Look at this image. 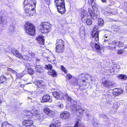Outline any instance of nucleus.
<instances>
[{"mask_svg":"<svg viewBox=\"0 0 127 127\" xmlns=\"http://www.w3.org/2000/svg\"><path fill=\"white\" fill-rule=\"evenodd\" d=\"M36 0H25L24 2L26 14L29 16H32L34 13Z\"/></svg>","mask_w":127,"mask_h":127,"instance_id":"nucleus-1","label":"nucleus"},{"mask_svg":"<svg viewBox=\"0 0 127 127\" xmlns=\"http://www.w3.org/2000/svg\"><path fill=\"white\" fill-rule=\"evenodd\" d=\"M65 96L66 99L71 102L72 105L73 106L75 109L76 110V113L78 116L77 117L80 116H81L82 117V115H81V114L82 112H83L84 110H82V108L80 106H77L76 105V102L73 100L71 97L69 96L67 93H65Z\"/></svg>","mask_w":127,"mask_h":127,"instance_id":"nucleus-2","label":"nucleus"},{"mask_svg":"<svg viewBox=\"0 0 127 127\" xmlns=\"http://www.w3.org/2000/svg\"><path fill=\"white\" fill-rule=\"evenodd\" d=\"M26 32L31 35L35 34V27L30 22H26L24 26Z\"/></svg>","mask_w":127,"mask_h":127,"instance_id":"nucleus-3","label":"nucleus"},{"mask_svg":"<svg viewBox=\"0 0 127 127\" xmlns=\"http://www.w3.org/2000/svg\"><path fill=\"white\" fill-rule=\"evenodd\" d=\"M64 42L61 39H58L56 44V52L58 54L63 52L64 50Z\"/></svg>","mask_w":127,"mask_h":127,"instance_id":"nucleus-4","label":"nucleus"},{"mask_svg":"<svg viewBox=\"0 0 127 127\" xmlns=\"http://www.w3.org/2000/svg\"><path fill=\"white\" fill-rule=\"evenodd\" d=\"M81 12V19L83 22L84 23H86L88 25H91L92 21L91 18L87 19L88 14L87 11L85 10L84 9H82Z\"/></svg>","mask_w":127,"mask_h":127,"instance_id":"nucleus-5","label":"nucleus"},{"mask_svg":"<svg viewBox=\"0 0 127 127\" xmlns=\"http://www.w3.org/2000/svg\"><path fill=\"white\" fill-rule=\"evenodd\" d=\"M40 28L42 33H47L51 31V26L47 22H42L40 24Z\"/></svg>","mask_w":127,"mask_h":127,"instance_id":"nucleus-6","label":"nucleus"},{"mask_svg":"<svg viewBox=\"0 0 127 127\" xmlns=\"http://www.w3.org/2000/svg\"><path fill=\"white\" fill-rule=\"evenodd\" d=\"M85 76L84 74H81L79 76L78 79L75 84L80 86H85L86 85V83L85 80Z\"/></svg>","mask_w":127,"mask_h":127,"instance_id":"nucleus-7","label":"nucleus"},{"mask_svg":"<svg viewBox=\"0 0 127 127\" xmlns=\"http://www.w3.org/2000/svg\"><path fill=\"white\" fill-rule=\"evenodd\" d=\"M97 26H95L91 33L92 37L94 38L95 41L97 42H98L99 40V32L97 30Z\"/></svg>","mask_w":127,"mask_h":127,"instance_id":"nucleus-8","label":"nucleus"},{"mask_svg":"<svg viewBox=\"0 0 127 127\" xmlns=\"http://www.w3.org/2000/svg\"><path fill=\"white\" fill-rule=\"evenodd\" d=\"M43 111L45 114L49 116L52 117L55 115V112L50 109L47 107L44 108Z\"/></svg>","mask_w":127,"mask_h":127,"instance_id":"nucleus-9","label":"nucleus"},{"mask_svg":"<svg viewBox=\"0 0 127 127\" xmlns=\"http://www.w3.org/2000/svg\"><path fill=\"white\" fill-rule=\"evenodd\" d=\"M103 85L107 87H111L115 84L114 82L112 80H106L102 82Z\"/></svg>","mask_w":127,"mask_h":127,"instance_id":"nucleus-10","label":"nucleus"},{"mask_svg":"<svg viewBox=\"0 0 127 127\" xmlns=\"http://www.w3.org/2000/svg\"><path fill=\"white\" fill-rule=\"evenodd\" d=\"M88 12L92 18L94 19H96L99 17V13L96 12V13L95 14V12L94 13L92 10L90 8L88 9Z\"/></svg>","mask_w":127,"mask_h":127,"instance_id":"nucleus-11","label":"nucleus"},{"mask_svg":"<svg viewBox=\"0 0 127 127\" xmlns=\"http://www.w3.org/2000/svg\"><path fill=\"white\" fill-rule=\"evenodd\" d=\"M77 119L78 120L76 121L74 127H85L84 125L81 123V121L82 119L81 116H80L77 117Z\"/></svg>","mask_w":127,"mask_h":127,"instance_id":"nucleus-12","label":"nucleus"},{"mask_svg":"<svg viewBox=\"0 0 127 127\" xmlns=\"http://www.w3.org/2000/svg\"><path fill=\"white\" fill-rule=\"evenodd\" d=\"M33 123V121L31 119H25L23 122L22 124L27 127L32 125Z\"/></svg>","mask_w":127,"mask_h":127,"instance_id":"nucleus-13","label":"nucleus"},{"mask_svg":"<svg viewBox=\"0 0 127 127\" xmlns=\"http://www.w3.org/2000/svg\"><path fill=\"white\" fill-rule=\"evenodd\" d=\"M57 6L58 10L60 13L63 14L65 12L66 10L65 4H63V6L61 5Z\"/></svg>","mask_w":127,"mask_h":127,"instance_id":"nucleus-14","label":"nucleus"},{"mask_svg":"<svg viewBox=\"0 0 127 127\" xmlns=\"http://www.w3.org/2000/svg\"><path fill=\"white\" fill-rule=\"evenodd\" d=\"M35 68L36 71L39 73L43 72L44 70V67L41 65H36L35 67Z\"/></svg>","mask_w":127,"mask_h":127,"instance_id":"nucleus-15","label":"nucleus"},{"mask_svg":"<svg viewBox=\"0 0 127 127\" xmlns=\"http://www.w3.org/2000/svg\"><path fill=\"white\" fill-rule=\"evenodd\" d=\"M53 96L55 98L59 99H61L63 98V95L60 94L57 91H55L52 93Z\"/></svg>","mask_w":127,"mask_h":127,"instance_id":"nucleus-16","label":"nucleus"},{"mask_svg":"<svg viewBox=\"0 0 127 127\" xmlns=\"http://www.w3.org/2000/svg\"><path fill=\"white\" fill-rule=\"evenodd\" d=\"M60 116L63 119H67L69 117L70 115L68 112L65 111L61 114Z\"/></svg>","mask_w":127,"mask_h":127,"instance_id":"nucleus-17","label":"nucleus"},{"mask_svg":"<svg viewBox=\"0 0 127 127\" xmlns=\"http://www.w3.org/2000/svg\"><path fill=\"white\" fill-rule=\"evenodd\" d=\"M37 86L38 88L44 89L45 88L46 85L42 80H39L37 81Z\"/></svg>","mask_w":127,"mask_h":127,"instance_id":"nucleus-18","label":"nucleus"},{"mask_svg":"<svg viewBox=\"0 0 127 127\" xmlns=\"http://www.w3.org/2000/svg\"><path fill=\"white\" fill-rule=\"evenodd\" d=\"M42 100L44 102H51L52 100L49 95H45L42 97Z\"/></svg>","mask_w":127,"mask_h":127,"instance_id":"nucleus-19","label":"nucleus"},{"mask_svg":"<svg viewBox=\"0 0 127 127\" xmlns=\"http://www.w3.org/2000/svg\"><path fill=\"white\" fill-rule=\"evenodd\" d=\"M113 90L114 95H118L123 93L122 90L119 89H115Z\"/></svg>","mask_w":127,"mask_h":127,"instance_id":"nucleus-20","label":"nucleus"},{"mask_svg":"<svg viewBox=\"0 0 127 127\" xmlns=\"http://www.w3.org/2000/svg\"><path fill=\"white\" fill-rule=\"evenodd\" d=\"M43 38V37L42 35H41L37 37L36 39L38 41V43L43 45L44 44V39Z\"/></svg>","mask_w":127,"mask_h":127,"instance_id":"nucleus-21","label":"nucleus"},{"mask_svg":"<svg viewBox=\"0 0 127 127\" xmlns=\"http://www.w3.org/2000/svg\"><path fill=\"white\" fill-rule=\"evenodd\" d=\"M55 3L57 6L65 4L64 0H55Z\"/></svg>","mask_w":127,"mask_h":127,"instance_id":"nucleus-22","label":"nucleus"},{"mask_svg":"<svg viewBox=\"0 0 127 127\" xmlns=\"http://www.w3.org/2000/svg\"><path fill=\"white\" fill-rule=\"evenodd\" d=\"M26 117L30 119L32 116L33 115V114L32 111V109L31 111H28L26 112Z\"/></svg>","mask_w":127,"mask_h":127,"instance_id":"nucleus-23","label":"nucleus"},{"mask_svg":"<svg viewBox=\"0 0 127 127\" xmlns=\"http://www.w3.org/2000/svg\"><path fill=\"white\" fill-rule=\"evenodd\" d=\"M119 105L120 104L118 102H114L113 106V111L114 112L116 111L119 107Z\"/></svg>","mask_w":127,"mask_h":127,"instance_id":"nucleus-24","label":"nucleus"},{"mask_svg":"<svg viewBox=\"0 0 127 127\" xmlns=\"http://www.w3.org/2000/svg\"><path fill=\"white\" fill-rule=\"evenodd\" d=\"M12 53L17 57L20 58L21 55L16 50L14 49V50H12Z\"/></svg>","mask_w":127,"mask_h":127,"instance_id":"nucleus-25","label":"nucleus"},{"mask_svg":"<svg viewBox=\"0 0 127 127\" xmlns=\"http://www.w3.org/2000/svg\"><path fill=\"white\" fill-rule=\"evenodd\" d=\"M1 127H14L11 124H8L7 122H3L2 124Z\"/></svg>","mask_w":127,"mask_h":127,"instance_id":"nucleus-26","label":"nucleus"},{"mask_svg":"<svg viewBox=\"0 0 127 127\" xmlns=\"http://www.w3.org/2000/svg\"><path fill=\"white\" fill-rule=\"evenodd\" d=\"M32 111L33 114V115L36 116L37 117H39L40 114L39 112V111L37 109L34 108L32 109Z\"/></svg>","mask_w":127,"mask_h":127,"instance_id":"nucleus-27","label":"nucleus"},{"mask_svg":"<svg viewBox=\"0 0 127 127\" xmlns=\"http://www.w3.org/2000/svg\"><path fill=\"white\" fill-rule=\"evenodd\" d=\"M48 73L49 75H52L54 77L56 76L57 75L56 72L54 70H49L48 71Z\"/></svg>","mask_w":127,"mask_h":127,"instance_id":"nucleus-28","label":"nucleus"},{"mask_svg":"<svg viewBox=\"0 0 127 127\" xmlns=\"http://www.w3.org/2000/svg\"><path fill=\"white\" fill-rule=\"evenodd\" d=\"M7 80V79L5 76H2L0 77V81L1 83L5 82Z\"/></svg>","mask_w":127,"mask_h":127,"instance_id":"nucleus-29","label":"nucleus"},{"mask_svg":"<svg viewBox=\"0 0 127 127\" xmlns=\"http://www.w3.org/2000/svg\"><path fill=\"white\" fill-rule=\"evenodd\" d=\"M112 44L113 45H114V46H109L108 47V48L111 50L116 48V47L115 46V45H117V42H116L115 41H113L112 42Z\"/></svg>","mask_w":127,"mask_h":127,"instance_id":"nucleus-30","label":"nucleus"},{"mask_svg":"<svg viewBox=\"0 0 127 127\" xmlns=\"http://www.w3.org/2000/svg\"><path fill=\"white\" fill-rule=\"evenodd\" d=\"M6 21V17L3 14L0 15V21L1 22H3Z\"/></svg>","mask_w":127,"mask_h":127,"instance_id":"nucleus-31","label":"nucleus"},{"mask_svg":"<svg viewBox=\"0 0 127 127\" xmlns=\"http://www.w3.org/2000/svg\"><path fill=\"white\" fill-rule=\"evenodd\" d=\"M54 124H51L50 126L49 127H56L58 125H60V123L58 121H57L55 122Z\"/></svg>","mask_w":127,"mask_h":127,"instance_id":"nucleus-32","label":"nucleus"},{"mask_svg":"<svg viewBox=\"0 0 127 127\" xmlns=\"http://www.w3.org/2000/svg\"><path fill=\"white\" fill-rule=\"evenodd\" d=\"M118 78L119 79H122V80H126L127 78V76L123 74L119 75L118 76Z\"/></svg>","mask_w":127,"mask_h":127,"instance_id":"nucleus-33","label":"nucleus"},{"mask_svg":"<svg viewBox=\"0 0 127 127\" xmlns=\"http://www.w3.org/2000/svg\"><path fill=\"white\" fill-rule=\"evenodd\" d=\"M92 123L93 125L95 127H97V124L96 122V119L94 118H93Z\"/></svg>","mask_w":127,"mask_h":127,"instance_id":"nucleus-34","label":"nucleus"},{"mask_svg":"<svg viewBox=\"0 0 127 127\" xmlns=\"http://www.w3.org/2000/svg\"><path fill=\"white\" fill-rule=\"evenodd\" d=\"M98 24L100 26H103L104 24V21L103 19H98Z\"/></svg>","mask_w":127,"mask_h":127,"instance_id":"nucleus-35","label":"nucleus"},{"mask_svg":"<svg viewBox=\"0 0 127 127\" xmlns=\"http://www.w3.org/2000/svg\"><path fill=\"white\" fill-rule=\"evenodd\" d=\"M88 3L89 4H91L92 7L95 6V3L94 1V0H88Z\"/></svg>","mask_w":127,"mask_h":127,"instance_id":"nucleus-36","label":"nucleus"},{"mask_svg":"<svg viewBox=\"0 0 127 127\" xmlns=\"http://www.w3.org/2000/svg\"><path fill=\"white\" fill-rule=\"evenodd\" d=\"M20 59H23L24 60H28L29 59V57L27 55H24L23 56L21 55Z\"/></svg>","mask_w":127,"mask_h":127,"instance_id":"nucleus-37","label":"nucleus"},{"mask_svg":"<svg viewBox=\"0 0 127 127\" xmlns=\"http://www.w3.org/2000/svg\"><path fill=\"white\" fill-rule=\"evenodd\" d=\"M28 53L27 54L29 56H31V57L33 58L35 57V54L34 53H32L31 51H28Z\"/></svg>","mask_w":127,"mask_h":127,"instance_id":"nucleus-38","label":"nucleus"},{"mask_svg":"<svg viewBox=\"0 0 127 127\" xmlns=\"http://www.w3.org/2000/svg\"><path fill=\"white\" fill-rule=\"evenodd\" d=\"M28 72L29 74L31 75H32L34 73L33 70L31 68L28 69Z\"/></svg>","mask_w":127,"mask_h":127,"instance_id":"nucleus-39","label":"nucleus"},{"mask_svg":"<svg viewBox=\"0 0 127 127\" xmlns=\"http://www.w3.org/2000/svg\"><path fill=\"white\" fill-rule=\"evenodd\" d=\"M52 68V66L51 65L49 64H48L47 65L46 64L45 66V69H51Z\"/></svg>","mask_w":127,"mask_h":127,"instance_id":"nucleus-40","label":"nucleus"},{"mask_svg":"<svg viewBox=\"0 0 127 127\" xmlns=\"http://www.w3.org/2000/svg\"><path fill=\"white\" fill-rule=\"evenodd\" d=\"M124 45V43L120 41L117 42V46L119 47H122Z\"/></svg>","mask_w":127,"mask_h":127,"instance_id":"nucleus-41","label":"nucleus"},{"mask_svg":"<svg viewBox=\"0 0 127 127\" xmlns=\"http://www.w3.org/2000/svg\"><path fill=\"white\" fill-rule=\"evenodd\" d=\"M61 70L65 73L66 74L67 73V70L65 69V67H64L63 66H61Z\"/></svg>","mask_w":127,"mask_h":127,"instance_id":"nucleus-42","label":"nucleus"},{"mask_svg":"<svg viewBox=\"0 0 127 127\" xmlns=\"http://www.w3.org/2000/svg\"><path fill=\"white\" fill-rule=\"evenodd\" d=\"M95 48L98 51H100V47L98 44L96 43L95 44Z\"/></svg>","mask_w":127,"mask_h":127,"instance_id":"nucleus-43","label":"nucleus"},{"mask_svg":"<svg viewBox=\"0 0 127 127\" xmlns=\"http://www.w3.org/2000/svg\"><path fill=\"white\" fill-rule=\"evenodd\" d=\"M113 90H110L108 91L107 92V94H108L114 95Z\"/></svg>","mask_w":127,"mask_h":127,"instance_id":"nucleus-44","label":"nucleus"},{"mask_svg":"<svg viewBox=\"0 0 127 127\" xmlns=\"http://www.w3.org/2000/svg\"><path fill=\"white\" fill-rule=\"evenodd\" d=\"M16 76L18 78L21 79L23 77V75L21 73H17Z\"/></svg>","mask_w":127,"mask_h":127,"instance_id":"nucleus-45","label":"nucleus"},{"mask_svg":"<svg viewBox=\"0 0 127 127\" xmlns=\"http://www.w3.org/2000/svg\"><path fill=\"white\" fill-rule=\"evenodd\" d=\"M72 77V75H71L70 74H67L66 76V79L69 80Z\"/></svg>","mask_w":127,"mask_h":127,"instance_id":"nucleus-46","label":"nucleus"},{"mask_svg":"<svg viewBox=\"0 0 127 127\" xmlns=\"http://www.w3.org/2000/svg\"><path fill=\"white\" fill-rule=\"evenodd\" d=\"M110 13L114 14V13L112 12H109L107 11L105 12L104 13V14L106 16H108L110 15Z\"/></svg>","mask_w":127,"mask_h":127,"instance_id":"nucleus-47","label":"nucleus"},{"mask_svg":"<svg viewBox=\"0 0 127 127\" xmlns=\"http://www.w3.org/2000/svg\"><path fill=\"white\" fill-rule=\"evenodd\" d=\"M114 95H111L109 94H107L106 95V96L108 98H111L113 97V96Z\"/></svg>","mask_w":127,"mask_h":127,"instance_id":"nucleus-48","label":"nucleus"},{"mask_svg":"<svg viewBox=\"0 0 127 127\" xmlns=\"http://www.w3.org/2000/svg\"><path fill=\"white\" fill-rule=\"evenodd\" d=\"M99 116L100 117L104 118L106 116L103 114L102 113L99 115Z\"/></svg>","mask_w":127,"mask_h":127,"instance_id":"nucleus-49","label":"nucleus"},{"mask_svg":"<svg viewBox=\"0 0 127 127\" xmlns=\"http://www.w3.org/2000/svg\"><path fill=\"white\" fill-rule=\"evenodd\" d=\"M7 70L13 73H14L15 72V71L10 68H8Z\"/></svg>","mask_w":127,"mask_h":127,"instance_id":"nucleus-50","label":"nucleus"},{"mask_svg":"<svg viewBox=\"0 0 127 127\" xmlns=\"http://www.w3.org/2000/svg\"><path fill=\"white\" fill-rule=\"evenodd\" d=\"M22 50L23 51H27L26 48L24 46L22 45Z\"/></svg>","mask_w":127,"mask_h":127,"instance_id":"nucleus-51","label":"nucleus"},{"mask_svg":"<svg viewBox=\"0 0 127 127\" xmlns=\"http://www.w3.org/2000/svg\"><path fill=\"white\" fill-rule=\"evenodd\" d=\"M123 53V52L121 50H118V51L117 53L118 54H121Z\"/></svg>","mask_w":127,"mask_h":127,"instance_id":"nucleus-52","label":"nucleus"},{"mask_svg":"<svg viewBox=\"0 0 127 127\" xmlns=\"http://www.w3.org/2000/svg\"><path fill=\"white\" fill-rule=\"evenodd\" d=\"M45 1L46 2V3L48 5H49L50 3V0H45Z\"/></svg>","mask_w":127,"mask_h":127,"instance_id":"nucleus-53","label":"nucleus"},{"mask_svg":"<svg viewBox=\"0 0 127 127\" xmlns=\"http://www.w3.org/2000/svg\"><path fill=\"white\" fill-rule=\"evenodd\" d=\"M59 107L60 108H62L63 107V105L62 104H60L58 105Z\"/></svg>","mask_w":127,"mask_h":127,"instance_id":"nucleus-54","label":"nucleus"},{"mask_svg":"<svg viewBox=\"0 0 127 127\" xmlns=\"http://www.w3.org/2000/svg\"><path fill=\"white\" fill-rule=\"evenodd\" d=\"M87 116L89 118L90 117H92V118H93V116L90 114H88L87 115Z\"/></svg>","mask_w":127,"mask_h":127,"instance_id":"nucleus-55","label":"nucleus"},{"mask_svg":"<svg viewBox=\"0 0 127 127\" xmlns=\"http://www.w3.org/2000/svg\"><path fill=\"white\" fill-rule=\"evenodd\" d=\"M10 29H12V31H11L12 32H13L14 31V28L12 27H10Z\"/></svg>","mask_w":127,"mask_h":127,"instance_id":"nucleus-56","label":"nucleus"},{"mask_svg":"<svg viewBox=\"0 0 127 127\" xmlns=\"http://www.w3.org/2000/svg\"><path fill=\"white\" fill-rule=\"evenodd\" d=\"M102 2L103 3H106V0H101Z\"/></svg>","mask_w":127,"mask_h":127,"instance_id":"nucleus-57","label":"nucleus"},{"mask_svg":"<svg viewBox=\"0 0 127 127\" xmlns=\"http://www.w3.org/2000/svg\"><path fill=\"white\" fill-rule=\"evenodd\" d=\"M116 68L118 69H119L120 68V66L119 65H117Z\"/></svg>","mask_w":127,"mask_h":127,"instance_id":"nucleus-58","label":"nucleus"},{"mask_svg":"<svg viewBox=\"0 0 127 127\" xmlns=\"http://www.w3.org/2000/svg\"><path fill=\"white\" fill-rule=\"evenodd\" d=\"M124 48H125V49L127 48V44L125 45V46L124 47Z\"/></svg>","mask_w":127,"mask_h":127,"instance_id":"nucleus-59","label":"nucleus"},{"mask_svg":"<svg viewBox=\"0 0 127 127\" xmlns=\"http://www.w3.org/2000/svg\"><path fill=\"white\" fill-rule=\"evenodd\" d=\"M104 37H105L106 38H107V36H106V35H105L104 36Z\"/></svg>","mask_w":127,"mask_h":127,"instance_id":"nucleus-60","label":"nucleus"},{"mask_svg":"<svg viewBox=\"0 0 127 127\" xmlns=\"http://www.w3.org/2000/svg\"><path fill=\"white\" fill-rule=\"evenodd\" d=\"M108 40H106V39H105V40L104 41L105 42H106L107 41H108Z\"/></svg>","mask_w":127,"mask_h":127,"instance_id":"nucleus-61","label":"nucleus"},{"mask_svg":"<svg viewBox=\"0 0 127 127\" xmlns=\"http://www.w3.org/2000/svg\"><path fill=\"white\" fill-rule=\"evenodd\" d=\"M35 94V93H34V94H32V96H33V97H35V96H33V95L34 94Z\"/></svg>","mask_w":127,"mask_h":127,"instance_id":"nucleus-62","label":"nucleus"},{"mask_svg":"<svg viewBox=\"0 0 127 127\" xmlns=\"http://www.w3.org/2000/svg\"><path fill=\"white\" fill-rule=\"evenodd\" d=\"M1 101L0 100V104H1Z\"/></svg>","mask_w":127,"mask_h":127,"instance_id":"nucleus-63","label":"nucleus"},{"mask_svg":"<svg viewBox=\"0 0 127 127\" xmlns=\"http://www.w3.org/2000/svg\"><path fill=\"white\" fill-rule=\"evenodd\" d=\"M29 99H31V97H29Z\"/></svg>","mask_w":127,"mask_h":127,"instance_id":"nucleus-64","label":"nucleus"}]
</instances>
